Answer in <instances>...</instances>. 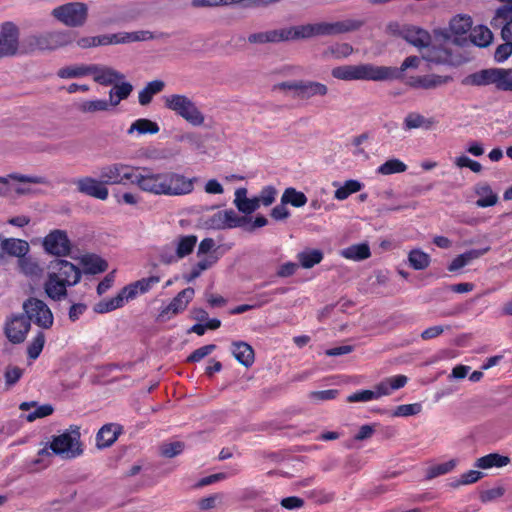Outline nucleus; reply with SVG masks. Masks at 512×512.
<instances>
[{
    "label": "nucleus",
    "instance_id": "f257e3e1",
    "mask_svg": "<svg viewBox=\"0 0 512 512\" xmlns=\"http://www.w3.org/2000/svg\"><path fill=\"white\" fill-rule=\"evenodd\" d=\"M100 179L105 186L132 184L144 193L167 197L189 195L197 182L196 177L189 178L179 172H156L147 166H132L123 162L102 166Z\"/></svg>",
    "mask_w": 512,
    "mask_h": 512
},
{
    "label": "nucleus",
    "instance_id": "f03ea898",
    "mask_svg": "<svg viewBox=\"0 0 512 512\" xmlns=\"http://www.w3.org/2000/svg\"><path fill=\"white\" fill-rule=\"evenodd\" d=\"M43 288L46 295L54 301H61L67 296V288L75 286L81 279L82 272L73 263L57 259L50 264Z\"/></svg>",
    "mask_w": 512,
    "mask_h": 512
},
{
    "label": "nucleus",
    "instance_id": "7ed1b4c3",
    "mask_svg": "<svg viewBox=\"0 0 512 512\" xmlns=\"http://www.w3.org/2000/svg\"><path fill=\"white\" fill-rule=\"evenodd\" d=\"M331 75L342 81H384L396 78L398 71L395 68L366 63L334 67Z\"/></svg>",
    "mask_w": 512,
    "mask_h": 512
},
{
    "label": "nucleus",
    "instance_id": "20e7f679",
    "mask_svg": "<svg viewBox=\"0 0 512 512\" xmlns=\"http://www.w3.org/2000/svg\"><path fill=\"white\" fill-rule=\"evenodd\" d=\"M364 21L345 19L336 22H318L291 27L292 40L308 39L318 36H334L360 29Z\"/></svg>",
    "mask_w": 512,
    "mask_h": 512
},
{
    "label": "nucleus",
    "instance_id": "39448f33",
    "mask_svg": "<svg viewBox=\"0 0 512 512\" xmlns=\"http://www.w3.org/2000/svg\"><path fill=\"white\" fill-rule=\"evenodd\" d=\"M401 36L411 45L418 49H426L422 58L428 62L441 63L446 61L448 53L443 48L431 46L430 34L417 26H406L401 30Z\"/></svg>",
    "mask_w": 512,
    "mask_h": 512
},
{
    "label": "nucleus",
    "instance_id": "423d86ee",
    "mask_svg": "<svg viewBox=\"0 0 512 512\" xmlns=\"http://www.w3.org/2000/svg\"><path fill=\"white\" fill-rule=\"evenodd\" d=\"M463 85L487 86L494 85L501 91H512V70L504 68H488L466 76Z\"/></svg>",
    "mask_w": 512,
    "mask_h": 512
},
{
    "label": "nucleus",
    "instance_id": "0eeeda50",
    "mask_svg": "<svg viewBox=\"0 0 512 512\" xmlns=\"http://www.w3.org/2000/svg\"><path fill=\"white\" fill-rule=\"evenodd\" d=\"M165 107L193 126H201L205 117L196 104L186 95L172 94L164 98Z\"/></svg>",
    "mask_w": 512,
    "mask_h": 512
},
{
    "label": "nucleus",
    "instance_id": "6e6552de",
    "mask_svg": "<svg viewBox=\"0 0 512 512\" xmlns=\"http://www.w3.org/2000/svg\"><path fill=\"white\" fill-rule=\"evenodd\" d=\"M52 15L68 27H81L88 17V7L81 2H71L52 10Z\"/></svg>",
    "mask_w": 512,
    "mask_h": 512
},
{
    "label": "nucleus",
    "instance_id": "1a4fd4ad",
    "mask_svg": "<svg viewBox=\"0 0 512 512\" xmlns=\"http://www.w3.org/2000/svg\"><path fill=\"white\" fill-rule=\"evenodd\" d=\"M19 28L10 21L0 27V59L26 53L28 50L20 45Z\"/></svg>",
    "mask_w": 512,
    "mask_h": 512
},
{
    "label": "nucleus",
    "instance_id": "9d476101",
    "mask_svg": "<svg viewBox=\"0 0 512 512\" xmlns=\"http://www.w3.org/2000/svg\"><path fill=\"white\" fill-rule=\"evenodd\" d=\"M23 310L30 323L34 322L43 329H48L53 325V314L44 301L30 297L24 301Z\"/></svg>",
    "mask_w": 512,
    "mask_h": 512
},
{
    "label": "nucleus",
    "instance_id": "9b49d317",
    "mask_svg": "<svg viewBox=\"0 0 512 512\" xmlns=\"http://www.w3.org/2000/svg\"><path fill=\"white\" fill-rule=\"evenodd\" d=\"M50 449L56 455L65 459H73L80 456L83 452L78 433L65 432L55 436L50 443Z\"/></svg>",
    "mask_w": 512,
    "mask_h": 512
},
{
    "label": "nucleus",
    "instance_id": "f8f14e48",
    "mask_svg": "<svg viewBox=\"0 0 512 512\" xmlns=\"http://www.w3.org/2000/svg\"><path fill=\"white\" fill-rule=\"evenodd\" d=\"M31 324L24 314H13L8 317L4 325V333L13 344L22 343L29 332Z\"/></svg>",
    "mask_w": 512,
    "mask_h": 512
},
{
    "label": "nucleus",
    "instance_id": "ddd939ff",
    "mask_svg": "<svg viewBox=\"0 0 512 512\" xmlns=\"http://www.w3.org/2000/svg\"><path fill=\"white\" fill-rule=\"evenodd\" d=\"M95 37L96 47L107 46L112 44H124L138 41H147L154 38L150 31H135V32H119L114 34H104Z\"/></svg>",
    "mask_w": 512,
    "mask_h": 512
},
{
    "label": "nucleus",
    "instance_id": "4468645a",
    "mask_svg": "<svg viewBox=\"0 0 512 512\" xmlns=\"http://www.w3.org/2000/svg\"><path fill=\"white\" fill-rule=\"evenodd\" d=\"M194 294L195 291L192 287H188L180 291L168 305L161 308L158 320L167 321L175 315L183 312L192 301Z\"/></svg>",
    "mask_w": 512,
    "mask_h": 512
},
{
    "label": "nucleus",
    "instance_id": "2eb2a0df",
    "mask_svg": "<svg viewBox=\"0 0 512 512\" xmlns=\"http://www.w3.org/2000/svg\"><path fill=\"white\" fill-rule=\"evenodd\" d=\"M245 222L244 217H240L234 210L218 211L206 220L208 228L216 230H225L241 227Z\"/></svg>",
    "mask_w": 512,
    "mask_h": 512
},
{
    "label": "nucleus",
    "instance_id": "dca6fc26",
    "mask_svg": "<svg viewBox=\"0 0 512 512\" xmlns=\"http://www.w3.org/2000/svg\"><path fill=\"white\" fill-rule=\"evenodd\" d=\"M74 184L76 185V189L79 193L99 199V200H106L109 196V191L105 184L103 183V180H98L96 178H93L91 176H84L77 178L74 181Z\"/></svg>",
    "mask_w": 512,
    "mask_h": 512
},
{
    "label": "nucleus",
    "instance_id": "f3484780",
    "mask_svg": "<svg viewBox=\"0 0 512 512\" xmlns=\"http://www.w3.org/2000/svg\"><path fill=\"white\" fill-rule=\"evenodd\" d=\"M43 246L47 253L55 256H66L70 252V241L65 231L54 230L43 240Z\"/></svg>",
    "mask_w": 512,
    "mask_h": 512
},
{
    "label": "nucleus",
    "instance_id": "a211bd4d",
    "mask_svg": "<svg viewBox=\"0 0 512 512\" xmlns=\"http://www.w3.org/2000/svg\"><path fill=\"white\" fill-rule=\"evenodd\" d=\"M452 80L453 78L448 75L427 74L409 77L407 84L412 88L433 90L448 84Z\"/></svg>",
    "mask_w": 512,
    "mask_h": 512
},
{
    "label": "nucleus",
    "instance_id": "6ab92c4d",
    "mask_svg": "<svg viewBox=\"0 0 512 512\" xmlns=\"http://www.w3.org/2000/svg\"><path fill=\"white\" fill-rule=\"evenodd\" d=\"M90 76L96 83L104 86L115 84L125 78L114 68L100 64H90Z\"/></svg>",
    "mask_w": 512,
    "mask_h": 512
},
{
    "label": "nucleus",
    "instance_id": "aec40b11",
    "mask_svg": "<svg viewBox=\"0 0 512 512\" xmlns=\"http://www.w3.org/2000/svg\"><path fill=\"white\" fill-rule=\"evenodd\" d=\"M290 40H292L291 27L253 33L248 37V41L252 44L277 43Z\"/></svg>",
    "mask_w": 512,
    "mask_h": 512
},
{
    "label": "nucleus",
    "instance_id": "412c9836",
    "mask_svg": "<svg viewBox=\"0 0 512 512\" xmlns=\"http://www.w3.org/2000/svg\"><path fill=\"white\" fill-rule=\"evenodd\" d=\"M493 28H501L503 40L512 42V7L502 6L496 10L495 16L491 20Z\"/></svg>",
    "mask_w": 512,
    "mask_h": 512
},
{
    "label": "nucleus",
    "instance_id": "4be33fe9",
    "mask_svg": "<svg viewBox=\"0 0 512 512\" xmlns=\"http://www.w3.org/2000/svg\"><path fill=\"white\" fill-rule=\"evenodd\" d=\"M10 179L23 183L47 185L49 181L46 177L37 175H22L17 173L9 174L6 177H0V196L8 195L11 191Z\"/></svg>",
    "mask_w": 512,
    "mask_h": 512
},
{
    "label": "nucleus",
    "instance_id": "5701e85b",
    "mask_svg": "<svg viewBox=\"0 0 512 512\" xmlns=\"http://www.w3.org/2000/svg\"><path fill=\"white\" fill-rule=\"evenodd\" d=\"M407 381L408 378L405 375H395L384 379L378 383L373 390L375 399L377 400L382 396L390 395L393 391L404 387Z\"/></svg>",
    "mask_w": 512,
    "mask_h": 512
},
{
    "label": "nucleus",
    "instance_id": "b1692460",
    "mask_svg": "<svg viewBox=\"0 0 512 512\" xmlns=\"http://www.w3.org/2000/svg\"><path fill=\"white\" fill-rule=\"evenodd\" d=\"M122 432V427L115 423L103 425L96 435L97 447L100 449L110 447Z\"/></svg>",
    "mask_w": 512,
    "mask_h": 512
},
{
    "label": "nucleus",
    "instance_id": "393cba45",
    "mask_svg": "<svg viewBox=\"0 0 512 512\" xmlns=\"http://www.w3.org/2000/svg\"><path fill=\"white\" fill-rule=\"evenodd\" d=\"M328 94V87L317 81L299 80L298 98L308 100L312 97H324Z\"/></svg>",
    "mask_w": 512,
    "mask_h": 512
},
{
    "label": "nucleus",
    "instance_id": "a878e982",
    "mask_svg": "<svg viewBox=\"0 0 512 512\" xmlns=\"http://www.w3.org/2000/svg\"><path fill=\"white\" fill-rule=\"evenodd\" d=\"M231 353L235 359L245 367H250L254 363V350L244 341H236L231 345Z\"/></svg>",
    "mask_w": 512,
    "mask_h": 512
},
{
    "label": "nucleus",
    "instance_id": "bb28decb",
    "mask_svg": "<svg viewBox=\"0 0 512 512\" xmlns=\"http://www.w3.org/2000/svg\"><path fill=\"white\" fill-rule=\"evenodd\" d=\"M354 52L349 43H333L321 52V59L324 61L341 60L348 58Z\"/></svg>",
    "mask_w": 512,
    "mask_h": 512
},
{
    "label": "nucleus",
    "instance_id": "cd10ccee",
    "mask_svg": "<svg viewBox=\"0 0 512 512\" xmlns=\"http://www.w3.org/2000/svg\"><path fill=\"white\" fill-rule=\"evenodd\" d=\"M472 27V19L470 16L466 15H458L455 16L449 24V30L438 32L441 36H443L445 39L450 38L451 35H449V32L452 35L455 36H461L466 34L468 31H470Z\"/></svg>",
    "mask_w": 512,
    "mask_h": 512
},
{
    "label": "nucleus",
    "instance_id": "c85d7f7f",
    "mask_svg": "<svg viewBox=\"0 0 512 512\" xmlns=\"http://www.w3.org/2000/svg\"><path fill=\"white\" fill-rule=\"evenodd\" d=\"M32 408H33V411H31L30 413H28L25 416V419L28 422H33L36 419L47 417V416L51 415L54 411L52 405H50V404L37 405V402H35V401L22 402L19 406V409L22 411H29Z\"/></svg>",
    "mask_w": 512,
    "mask_h": 512
},
{
    "label": "nucleus",
    "instance_id": "c756f323",
    "mask_svg": "<svg viewBox=\"0 0 512 512\" xmlns=\"http://www.w3.org/2000/svg\"><path fill=\"white\" fill-rule=\"evenodd\" d=\"M234 204L244 214H251L260 207L256 197L247 198L246 188L236 190Z\"/></svg>",
    "mask_w": 512,
    "mask_h": 512
},
{
    "label": "nucleus",
    "instance_id": "7c9ffc66",
    "mask_svg": "<svg viewBox=\"0 0 512 512\" xmlns=\"http://www.w3.org/2000/svg\"><path fill=\"white\" fill-rule=\"evenodd\" d=\"M198 238L196 235H180L177 237L173 244L175 246V250L177 252V255L179 256V259H183L186 256L190 255L196 244H197Z\"/></svg>",
    "mask_w": 512,
    "mask_h": 512
},
{
    "label": "nucleus",
    "instance_id": "2f4dec72",
    "mask_svg": "<svg viewBox=\"0 0 512 512\" xmlns=\"http://www.w3.org/2000/svg\"><path fill=\"white\" fill-rule=\"evenodd\" d=\"M159 130V125L156 122L147 118H139L130 125L127 134L132 135L135 132L138 135L156 134Z\"/></svg>",
    "mask_w": 512,
    "mask_h": 512
},
{
    "label": "nucleus",
    "instance_id": "473e14b6",
    "mask_svg": "<svg viewBox=\"0 0 512 512\" xmlns=\"http://www.w3.org/2000/svg\"><path fill=\"white\" fill-rule=\"evenodd\" d=\"M469 37L471 42L478 47H487L493 40L492 32L484 25L471 27Z\"/></svg>",
    "mask_w": 512,
    "mask_h": 512
},
{
    "label": "nucleus",
    "instance_id": "72a5a7b5",
    "mask_svg": "<svg viewBox=\"0 0 512 512\" xmlns=\"http://www.w3.org/2000/svg\"><path fill=\"white\" fill-rule=\"evenodd\" d=\"M4 255L18 257L19 259L25 256L29 251V244L25 240L16 238L4 239Z\"/></svg>",
    "mask_w": 512,
    "mask_h": 512
},
{
    "label": "nucleus",
    "instance_id": "f704fd0d",
    "mask_svg": "<svg viewBox=\"0 0 512 512\" xmlns=\"http://www.w3.org/2000/svg\"><path fill=\"white\" fill-rule=\"evenodd\" d=\"M434 125V120L425 118L417 112H411L406 115L403 122L404 130H412L417 128L430 129Z\"/></svg>",
    "mask_w": 512,
    "mask_h": 512
},
{
    "label": "nucleus",
    "instance_id": "c9c22d12",
    "mask_svg": "<svg viewBox=\"0 0 512 512\" xmlns=\"http://www.w3.org/2000/svg\"><path fill=\"white\" fill-rule=\"evenodd\" d=\"M475 193L479 197L476 201V205L480 208L494 206L498 201V196L492 191V188L488 184L478 185L475 189Z\"/></svg>",
    "mask_w": 512,
    "mask_h": 512
},
{
    "label": "nucleus",
    "instance_id": "e433bc0d",
    "mask_svg": "<svg viewBox=\"0 0 512 512\" xmlns=\"http://www.w3.org/2000/svg\"><path fill=\"white\" fill-rule=\"evenodd\" d=\"M83 265V271L86 274H98L106 271L108 263L99 256L87 255L81 260Z\"/></svg>",
    "mask_w": 512,
    "mask_h": 512
},
{
    "label": "nucleus",
    "instance_id": "4c0bfd02",
    "mask_svg": "<svg viewBox=\"0 0 512 512\" xmlns=\"http://www.w3.org/2000/svg\"><path fill=\"white\" fill-rule=\"evenodd\" d=\"M340 255L346 259L361 261L369 258L371 252L368 244L360 243L341 250Z\"/></svg>",
    "mask_w": 512,
    "mask_h": 512
},
{
    "label": "nucleus",
    "instance_id": "58836bf2",
    "mask_svg": "<svg viewBox=\"0 0 512 512\" xmlns=\"http://www.w3.org/2000/svg\"><path fill=\"white\" fill-rule=\"evenodd\" d=\"M165 87L162 80H153L139 92L138 100L141 105H148L155 94L160 93Z\"/></svg>",
    "mask_w": 512,
    "mask_h": 512
},
{
    "label": "nucleus",
    "instance_id": "ea45409f",
    "mask_svg": "<svg viewBox=\"0 0 512 512\" xmlns=\"http://www.w3.org/2000/svg\"><path fill=\"white\" fill-rule=\"evenodd\" d=\"M510 462L507 456H502L497 453H491L486 456L480 457L475 463V467L481 469H488L492 467H503Z\"/></svg>",
    "mask_w": 512,
    "mask_h": 512
},
{
    "label": "nucleus",
    "instance_id": "a19ab883",
    "mask_svg": "<svg viewBox=\"0 0 512 512\" xmlns=\"http://www.w3.org/2000/svg\"><path fill=\"white\" fill-rule=\"evenodd\" d=\"M297 259L303 268L309 269L323 260V252L319 249H306L298 253Z\"/></svg>",
    "mask_w": 512,
    "mask_h": 512
},
{
    "label": "nucleus",
    "instance_id": "79ce46f5",
    "mask_svg": "<svg viewBox=\"0 0 512 512\" xmlns=\"http://www.w3.org/2000/svg\"><path fill=\"white\" fill-rule=\"evenodd\" d=\"M307 201L306 195L293 187L286 188L281 196V202L283 204H290L296 208L303 207Z\"/></svg>",
    "mask_w": 512,
    "mask_h": 512
},
{
    "label": "nucleus",
    "instance_id": "37998d69",
    "mask_svg": "<svg viewBox=\"0 0 512 512\" xmlns=\"http://www.w3.org/2000/svg\"><path fill=\"white\" fill-rule=\"evenodd\" d=\"M364 187V184L358 180L350 179L344 182L342 186H339L334 192V198L343 201L347 199L351 194L359 192Z\"/></svg>",
    "mask_w": 512,
    "mask_h": 512
},
{
    "label": "nucleus",
    "instance_id": "c03bdc74",
    "mask_svg": "<svg viewBox=\"0 0 512 512\" xmlns=\"http://www.w3.org/2000/svg\"><path fill=\"white\" fill-rule=\"evenodd\" d=\"M410 266L415 270L426 269L431 262L430 255L420 249L411 250L408 255Z\"/></svg>",
    "mask_w": 512,
    "mask_h": 512
},
{
    "label": "nucleus",
    "instance_id": "a18cd8bd",
    "mask_svg": "<svg viewBox=\"0 0 512 512\" xmlns=\"http://www.w3.org/2000/svg\"><path fill=\"white\" fill-rule=\"evenodd\" d=\"M77 109L82 113L103 112L109 110V104L103 99L85 100L78 104Z\"/></svg>",
    "mask_w": 512,
    "mask_h": 512
},
{
    "label": "nucleus",
    "instance_id": "49530a36",
    "mask_svg": "<svg viewBox=\"0 0 512 512\" xmlns=\"http://www.w3.org/2000/svg\"><path fill=\"white\" fill-rule=\"evenodd\" d=\"M406 170L407 165L403 161L397 158H393L381 164L376 171L378 174L381 175H391L396 173H402L405 172Z\"/></svg>",
    "mask_w": 512,
    "mask_h": 512
},
{
    "label": "nucleus",
    "instance_id": "de8ad7c7",
    "mask_svg": "<svg viewBox=\"0 0 512 512\" xmlns=\"http://www.w3.org/2000/svg\"><path fill=\"white\" fill-rule=\"evenodd\" d=\"M57 74L60 78L64 79L88 76L90 75V64L64 67Z\"/></svg>",
    "mask_w": 512,
    "mask_h": 512
},
{
    "label": "nucleus",
    "instance_id": "09e8293b",
    "mask_svg": "<svg viewBox=\"0 0 512 512\" xmlns=\"http://www.w3.org/2000/svg\"><path fill=\"white\" fill-rule=\"evenodd\" d=\"M158 259L162 264L170 265L178 262L179 256L175 250V246L172 243L165 244L158 249Z\"/></svg>",
    "mask_w": 512,
    "mask_h": 512
},
{
    "label": "nucleus",
    "instance_id": "8fccbe9b",
    "mask_svg": "<svg viewBox=\"0 0 512 512\" xmlns=\"http://www.w3.org/2000/svg\"><path fill=\"white\" fill-rule=\"evenodd\" d=\"M45 344V334L39 331L27 347V354L31 360H36L43 350Z\"/></svg>",
    "mask_w": 512,
    "mask_h": 512
},
{
    "label": "nucleus",
    "instance_id": "3c124183",
    "mask_svg": "<svg viewBox=\"0 0 512 512\" xmlns=\"http://www.w3.org/2000/svg\"><path fill=\"white\" fill-rule=\"evenodd\" d=\"M19 266L21 269V272H23L27 276H38L42 273L43 269L40 267V265L32 259L31 257H21L19 259Z\"/></svg>",
    "mask_w": 512,
    "mask_h": 512
},
{
    "label": "nucleus",
    "instance_id": "603ef678",
    "mask_svg": "<svg viewBox=\"0 0 512 512\" xmlns=\"http://www.w3.org/2000/svg\"><path fill=\"white\" fill-rule=\"evenodd\" d=\"M215 262H216V259H214V258H206V259L200 260L196 265H194L192 267L189 274L184 275V279L187 282H192L193 280L198 278L203 271L210 268Z\"/></svg>",
    "mask_w": 512,
    "mask_h": 512
},
{
    "label": "nucleus",
    "instance_id": "864d4df0",
    "mask_svg": "<svg viewBox=\"0 0 512 512\" xmlns=\"http://www.w3.org/2000/svg\"><path fill=\"white\" fill-rule=\"evenodd\" d=\"M24 370L18 366L8 365L4 371L5 385L7 389L13 387L23 376Z\"/></svg>",
    "mask_w": 512,
    "mask_h": 512
},
{
    "label": "nucleus",
    "instance_id": "5fc2aeb1",
    "mask_svg": "<svg viewBox=\"0 0 512 512\" xmlns=\"http://www.w3.org/2000/svg\"><path fill=\"white\" fill-rule=\"evenodd\" d=\"M456 466L455 460H449L430 467L427 471V478L432 479L440 475H444L452 471Z\"/></svg>",
    "mask_w": 512,
    "mask_h": 512
},
{
    "label": "nucleus",
    "instance_id": "6e6d98bb",
    "mask_svg": "<svg viewBox=\"0 0 512 512\" xmlns=\"http://www.w3.org/2000/svg\"><path fill=\"white\" fill-rule=\"evenodd\" d=\"M277 189L272 185H267L263 187L256 199L259 203V206L262 204L264 206H270L276 199Z\"/></svg>",
    "mask_w": 512,
    "mask_h": 512
},
{
    "label": "nucleus",
    "instance_id": "4d7b16f0",
    "mask_svg": "<svg viewBox=\"0 0 512 512\" xmlns=\"http://www.w3.org/2000/svg\"><path fill=\"white\" fill-rule=\"evenodd\" d=\"M422 406L420 403L413 404H402L396 407L393 412V416L395 417H408L417 415L421 412Z\"/></svg>",
    "mask_w": 512,
    "mask_h": 512
},
{
    "label": "nucleus",
    "instance_id": "13d9d810",
    "mask_svg": "<svg viewBox=\"0 0 512 512\" xmlns=\"http://www.w3.org/2000/svg\"><path fill=\"white\" fill-rule=\"evenodd\" d=\"M184 443L181 441H175L171 443H165L161 446L160 451L164 457L173 458L181 454L184 450Z\"/></svg>",
    "mask_w": 512,
    "mask_h": 512
},
{
    "label": "nucleus",
    "instance_id": "bf43d9fd",
    "mask_svg": "<svg viewBox=\"0 0 512 512\" xmlns=\"http://www.w3.org/2000/svg\"><path fill=\"white\" fill-rule=\"evenodd\" d=\"M123 306L121 297H118L116 295L115 297L111 298L107 301H101L95 306V311L97 313H108L110 311H113L115 309H118Z\"/></svg>",
    "mask_w": 512,
    "mask_h": 512
},
{
    "label": "nucleus",
    "instance_id": "052dcab7",
    "mask_svg": "<svg viewBox=\"0 0 512 512\" xmlns=\"http://www.w3.org/2000/svg\"><path fill=\"white\" fill-rule=\"evenodd\" d=\"M216 349V345L209 344L194 350L187 358L188 362L196 363L211 354Z\"/></svg>",
    "mask_w": 512,
    "mask_h": 512
},
{
    "label": "nucleus",
    "instance_id": "680f3d73",
    "mask_svg": "<svg viewBox=\"0 0 512 512\" xmlns=\"http://www.w3.org/2000/svg\"><path fill=\"white\" fill-rule=\"evenodd\" d=\"M505 43L499 45L494 53V59L498 63H502L509 58L512 54V42L511 40H504Z\"/></svg>",
    "mask_w": 512,
    "mask_h": 512
},
{
    "label": "nucleus",
    "instance_id": "e2e57ef3",
    "mask_svg": "<svg viewBox=\"0 0 512 512\" xmlns=\"http://www.w3.org/2000/svg\"><path fill=\"white\" fill-rule=\"evenodd\" d=\"M133 87L128 82H121L120 84L115 83L114 87L110 90L112 94H116L117 100L116 102H121L122 100L128 98L131 94Z\"/></svg>",
    "mask_w": 512,
    "mask_h": 512
},
{
    "label": "nucleus",
    "instance_id": "0e129e2a",
    "mask_svg": "<svg viewBox=\"0 0 512 512\" xmlns=\"http://www.w3.org/2000/svg\"><path fill=\"white\" fill-rule=\"evenodd\" d=\"M160 282L159 276H149L135 281V286L138 288L140 294L147 293L154 285Z\"/></svg>",
    "mask_w": 512,
    "mask_h": 512
},
{
    "label": "nucleus",
    "instance_id": "69168bd1",
    "mask_svg": "<svg viewBox=\"0 0 512 512\" xmlns=\"http://www.w3.org/2000/svg\"><path fill=\"white\" fill-rule=\"evenodd\" d=\"M483 477V473L478 470H470L468 472L463 473L460 476V479L456 482L455 486L459 485H467L477 482L479 479Z\"/></svg>",
    "mask_w": 512,
    "mask_h": 512
},
{
    "label": "nucleus",
    "instance_id": "338daca9",
    "mask_svg": "<svg viewBox=\"0 0 512 512\" xmlns=\"http://www.w3.org/2000/svg\"><path fill=\"white\" fill-rule=\"evenodd\" d=\"M375 399L373 390H360L347 397L348 402H368Z\"/></svg>",
    "mask_w": 512,
    "mask_h": 512
},
{
    "label": "nucleus",
    "instance_id": "774afa93",
    "mask_svg": "<svg viewBox=\"0 0 512 512\" xmlns=\"http://www.w3.org/2000/svg\"><path fill=\"white\" fill-rule=\"evenodd\" d=\"M280 504L287 510H298L304 506V500L297 496H290L283 498Z\"/></svg>",
    "mask_w": 512,
    "mask_h": 512
}]
</instances>
